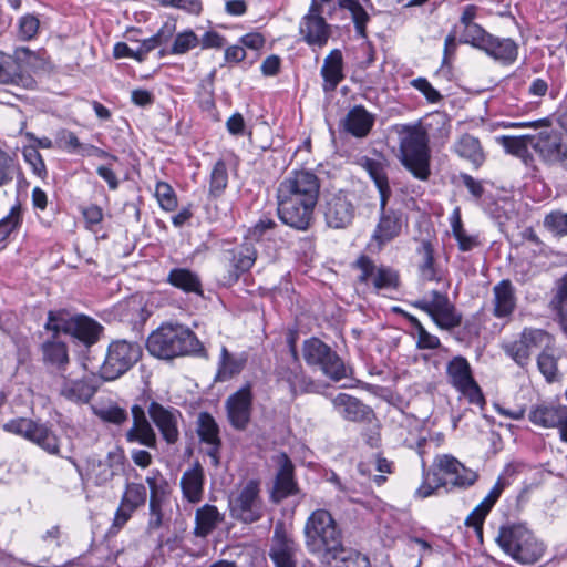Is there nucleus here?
I'll return each instance as SVG.
<instances>
[{"instance_id": "f257e3e1", "label": "nucleus", "mask_w": 567, "mask_h": 567, "mask_svg": "<svg viewBox=\"0 0 567 567\" xmlns=\"http://www.w3.org/2000/svg\"><path fill=\"white\" fill-rule=\"evenodd\" d=\"M320 187L319 177L311 171H291L276 190L279 219L293 229L307 230L315 219Z\"/></svg>"}, {"instance_id": "f03ea898", "label": "nucleus", "mask_w": 567, "mask_h": 567, "mask_svg": "<svg viewBox=\"0 0 567 567\" xmlns=\"http://www.w3.org/2000/svg\"><path fill=\"white\" fill-rule=\"evenodd\" d=\"M146 349L151 355L172 360L174 358L200 354L204 348L196 334L182 324H162L147 338Z\"/></svg>"}, {"instance_id": "7ed1b4c3", "label": "nucleus", "mask_w": 567, "mask_h": 567, "mask_svg": "<svg viewBox=\"0 0 567 567\" xmlns=\"http://www.w3.org/2000/svg\"><path fill=\"white\" fill-rule=\"evenodd\" d=\"M305 538L308 550L337 559L344 553L342 535L330 512L317 509L311 513L305 525Z\"/></svg>"}, {"instance_id": "20e7f679", "label": "nucleus", "mask_w": 567, "mask_h": 567, "mask_svg": "<svg viewBox=\"0 0 567 567\" xmlns=\"http://www.w3.org/2000/svg\"><path fill=\"white\" fill-rule=\"evenodd\" d=\"M400 137V161L417 179L426 181L431 175V151L429 137L421 125L404 126Z\"/></svg>"}, {"instance_id": "39448f33", "label": "nucleus", "mask_w": 567, "mask_h": 567, "mask_svg": "<svg viewBox=\"0 0 567 567\" xmlns=\"http://www.w3.org/2000/svg\"><path fill=\"white\" fill-rule=\"evenodd\" d=\"M496 540L501 548L520 564H534L544 554V546L522 524L503 526Z\"/></svg>"}, {"instance_id": "423d86ee", "label": "nucleus", "mask_w": 567, "mask_h": 567, "mask_svg": "<svg viewBox=\"0 0 567 567\" xmlns=\"http://www.w3.org/2000/svg\"><path fill=\"white\" fill-rule=\"evenodd\" d=\"M260 493V483L256 480H249L234 491L228 498L230 517L243 524L260 520L266 509Z\"/></svg>"}, {"instance_id": "0eeeda50", "label": "nucleus", "mask_w": 567, "mask_h": 567, "mask_svg": "<svg viewBox=\"0 0 567 567\" xmlns=\"http://www.w3.org/2000/svg\"><path fill=\"white\" fill-rule=\"evenodd\" d=\"M140 343L125 339L112 341L106 350L100 375L105 381H114L134 367L142 357Z\"/></svg>"}, {"instance_id": "6e6552de", "label": "nucleus", "mask_w": 567, "mask_h": 567, "mask_svg": "<svg viewBox=\"0 0 567 567\" xmlns=\"http://www.w3.org/2000/svg\"><path fill=\"white\" fill-rule=\"evenodd\" d=\"M4 432L21 436L51 455L60 456L61 440L45 423L28 417H17L2 425Z\"/></svg>"}, {"instance_id": "1a4fd4ad", "label": "nucleus", "mask_w": 567, "mask_h": 567, "mask_svg": "<svg viewBox=\"0 0 567 567\" xmlns=\"http://www.w3.org/2000/svg\"><path fill=\"white\" fill-rule=\"evenodd\" d=\"M302 354L308 365L319 368L332 381H340L348 375L343 360L318 338H310L303 342Z\"/></svg>"}, {"instance_id": "9d476101", "label": "nucleus", "mask_w": 567, "mask_h": 567, "mask_svg": "<svg viewBox=\"0 0 567 567\" xmlns=\"http://www.w3.org/2000/svg\"><path fill=\"white\" fill-rule=\"evenodd\" d=\"M412 306L426 312L443 330H452L462 323V315L456 311L445 292L432 290L430 297L417 299L412 302Z\"/></svg>"}, {"instance_id": "9b49d317", "label": "nucleus", "mask_w": 567, "mask_h": 567, "mask_svg": "<svg viewBox=\"0 0 567 567\" xmlns=\"http://www.w3.org/2000/svg\"><path fill=\"white\" fill-rule=\"evenodd\" d=\"M360 274L358 281L363 285H371L377 291H394L400 287V274L398 270L385 266L375 265L368 256H360L353 264Z\"/></svg>"}, {"instance_id": "f8f14e48", "label": "nucleus", "mask_w": 567, "mask_h": 567, "mask_svg": "<svg viewBox=\"0 0 567 567\" xmlns=\"http://www.w3.org/2000/svg\"><path fill=\"white\" fill-rule=\"evenodd\" d=\"M551 337L543 329L525 328L518 340L502 346L504 352L519 367H525L536 349L548 348Z\"/></svg>"}, {"instance_id": "ddd939ff", "label": "nucleus", "mask_w": 567, "mask_h": 567, "mask_svg": "<svg viewBox=\"0 0 567 567\" xmlns=\"http://www.w3.org/2000/svg\"><path fill=\"white\" fill-rule=\"evenodd\" d=\"M532 147L546 165H558L567 171V136L560 132L548 128L540 131Z\"/></svg>"}, {"instance_id": "4468645a", "label": "nucleus", "mask_w": 567, "mask_h": 567, "mask_svg": "<svg viewBox=\"0 0 567 567\" xmlns=\"http://www.w3.org/2000/svg\"><path fill=\"white\" fill-rule=\"evenodd\" d=\"M322 210L326 224L330 228L344 229L352 224L357 206L351 194L340 190L326 195Z\"/></svg>"}, {"instance_id": "2eb2a0df", "label": "nucleus", "mask_w": 567, "mask_h": 567, "mask_svg": "<svg viewBox=\"0 0 567 567\" xmlns=\"http://www.w3.org/2000/svg\"><path fill=\"white\" fill-rule=\"evenodd\" d=\"M450 383L460 391L472 404L482 405L484 396L475 382L468 361L463 357H454L446 367Z\"/></svg>"}, {"instance_id": "dca6fc26", "label": "nucleus", "mask_w": 567, "mask_h": 567, "mask_svg": "<svg viewBox=\"0 0 567 567\" xmlns=\"http://www.w3.org/2000/svg\"><path fill=\"white\" fill-rule=\"evenodd\" d=\"M323 6L318 0H312L308 13L302 18L299 27L300 34L306 43L322 48L331 35V27L321 16Z\"/></svg>"}, {"instance_id": "f3484780", "label": "nucleus", "mask_w": 567, "mask_h": 567, "mask_svg": "<svg viewBox=\"0 0 567 567\" xmlns=\"http://www.w3.org/2000/svg\"><path fill=\"white\" fill-rule=\"evenodd\" d=\"M124 464V451L118 446H113L105 458L90 457L87 460V474L95 485L103 486L123 472Z\"/></svg>"}, {"instance_id": "a211bd4d", "label": "nucleus", "mask_w": 567, "mask_h": 567, "mask_svg": "<svg viewBox=\"0 0 567 567\" xmlns=\"http://www.w3.org/2000/svg\"><path fill=\"white\" fill-rule=\"evenodd\" d=\"M252 399L250 384H245L227 398L225 402L227 419L234 429L238 431L247 429L251 419Z\"/></svg>"}, {"instance_id": "6ab92c4d", "label": "nucleus", "mask_w": 567, "mask_h": 567, "mask_svg": "<svg viewBox=\"0 0 567 567\" xmlns=\"http://www.w3.org/2000/svg\"><path fill=\"white\" fill-rule=\"evenodd\" d=\"M148 415L158 429L163 440L167 444H175L179 440V421L182 413L173 406H164L152 401L147 408Z\"/></svg>"}, {"instance_id": "aec40b11", "label": "nucleus", "mask_w": 567, "mask_h": 567, "mask_svg": "<svg viewBox=\"0 0 567 567\" xmlns=\"http://www.w3.org/2000/svg\"><path fill=\"white\" fill-rule=\"evenodd\" d=\"M402 213L394 209L380 212L379 221L372 233L369 246L381 250L384 245L396 238L402 230Z\"/></svg>"}, {"instance_id": "412c9836", "label": "nucleus", "mask_w": 567, "mask_h": 567, "mask_svg": "<svg viewBox=\"0 0 567 567\" xmlns=\"http://www.w3.org/2000/svg\"><path fill=\"white\" fill-rule=\"evenodd\" d=\"M147 498L146 487L141 483H127L121 497V503L115 512L113 525L117 528L123 527L132 514L143 506Z\"/></svg>"}, {"instance_id": "4be33fe9", "label": "nucleus", "mask_w": 567, "mask_h": 567, "mask_svg": "<svg viewBox=\"0 0 567 567\" xmlns=\"http://www.w3.org/2000/svg\"><path fill=\"white\" fill-rule=\"evenodd\" d=\"M291 355L296 362L293 368L280 367L277 371L278 378L285 381L293 396L301 393H313L318 391V385L308 378L301 367L297 364L298 355L296 346L291 344Z\"/></svg>"}, {"instance_id": "5701e85b", "label": "nucleus", "mask_w": 567, "mask_h": 567, "mask_svg": "<svg viewBox=\"0 0 567 567\" xmlns=\"http://www.w3.org/2000/svg\"><path fill=\"white\" fill-rule=\"evenodd\" d=\"M197 434L200 442L208 445L206 453L210 457L213 465L217 466L219 464V449L221 440L219 437V426L209 413H199L197 420Z\"/></svg>"}, {"instance_id": "b1692460", "label": "nucleus", "mask_w": 567, "mask_h": 567, "mask_svg": "<svg viewBox=\"0 0 567 567\" xmlns=\"http://www.w3.org/2000/svg\"><path fill=\"white\" fill-rule=\"evenodd\" d=\"M133 424L125 437L130 443H138L147 447L156 446V434L142 406L135 404L131 409Z\"/></svg>"}, {"instance_id": "393cba45", "label": "nucleus", "mask_w": 567, "mask_h": 567, "mask_svg": "<svg viewBox=\"0 0 567 567\" xmlns=\"http://www.w3.org/2000/svg\"><path fill=\"white\" fill-rule=\"evenodd\" d=\"M517 306L516 290L511 280L503 279L493 287V316L509 318Z\"/></svg>"}, {"instance_id": "a878e982", "label": "nucleus", "mask_w": 567, "mask_h": 567, "mask_svg": "<svg viewBox=\"0 0 567 567\" xmlns=\"http://www.w3.org/2000/svg\"><path fill=\"white\" fill-rule=\"evenodd\" d=\"M334 410L347 421H371L373 411L360 400L347 393H339L332 399Z\"/></svg>"}, {"instance_id": "bb28decb", "label": "nucleus", "mask_w": 567, "mask_h": 567, "mask_svg": "<svg viewBox=\"0 0 567 567\" xmlns=\"http://www.w3.org/2000/svg\"><path fill=\"white\" fill-rule=\"evenodd\" d=\"M322 76V90L326 93L333 92L338 85L344 80V62L341 50L333 49L324 58L320 70Z\"/></svg>"}, {"instance_id": "cd10ccee", "label": "nucleus", "mask_w": 567, "mask_h": 567, "mask_svg": "<svg viewBox=\"0 0 567 567\" xmlns=\"http://www.w3.org/2000/svg\"><path fill=\"white\" fill-rule=\"evenodd\" d=\"M437 467L451 476L450 483L454 486L466 488L472 486L478 478L476 472L466 468L455 457L441 455L436 458Z\"/></svg>"}, {"instance_id": "c85d7f7f", "label": "nucleus", "mask_w": 567, "mask_h": 567, "mask_svg": "<svg viewBox=\"0 0 567 567\" xmlns=\"http://www.w3.org/2000/svg\"><path fill=\"white\" fill-rule=\"evenodd\" d=\"M96 392V386L87 379H71L63 377L59 393L65 400L76 403H87Z\"/></svg>"}, {"instance_id": "c756f323", "label": "nucleus", "mask_w": 567, "mask_h": 567, "mask_svg": "<svg viewBox=\"0 0 567 567\" xmlns=\"http://www.w3.org/2000/svg\"><path fill=\"white\" fill-rule=\"evenodd\" d=\"M507 484L506 480L503 476H499L485 498L466 517L465 524L480 530L485 517L496 504Z\"/></svg>"}, {"instance_id": "7c9ffc66", "label": "nucleus", "mask_w": 567, "mask_h": 567, "mask_svg": "<svg viewBox=\"0 0 567 567\" xmlns=\"http://www.w3.org/2000/svg\"><path fill=\"white\" fill-rule=\"evenodd\" d=\"M419 256L417 272L422 281L441 282L443 270L437 266L434 259V248L431 241L423 239L416 248Z\"/></svg>"}, {"instance_id": "2f4dec72", "label": "nucleus", "mask_w": 567, "mask_h": 567, "mask_svg": "<svg viewBox=\"0 0 567 567\" xmlns=\"http://www.w3.org/2000/svg\"><path fill=\"white\" fill-rule=\"evenodd\" d=\"M296 544L288 538L282 528L276 527L270 548V557L276 567H296Z\"/></svg>"}, {"instance_id": "473e14b6", "label": "nucleus", "mask_w": 567, "mask_h": 567, "mask_svg": "<svg viewBox=\"0 0 567 567\" xmlns=\"http://www.w3.org/2000/svg\"><path fill=\"white\" fill-rule=\"evenodd\" d=\"M482 51L502 64H512L518 55V45L511 38H498L491 34Z\"/></svg>"}, {"instance_id": "72a5a7b5", "label": "nucleus", "mask_w": 567, "mask_h": 567, "mask_svg": "<svg viewBox=\"0 0 567 567\" xmlns=\"http://www.w3.org/2000/svg\"><path fill=\"white\" fill-rule=\"evenodd\" d=\"M204 480V470L199 463H195L190 468L183 473L181 478V487L184 497L189 503H198L202 499Z\"/></svg>"}, {"instance_id": "f704fd0d", "label": "nucleus", "mask_w": 567, "mask_h": 567, "mask_svg": "<svg viewBox=\"0 0 567 567\" xmlns=\"http://www.w3.org/2000/svg\"><path fill=\"white\" fill-rule=\"evenodd\" d=\"M278 464L280 466L275 483L274 497L276 501L292 495L296 492V482L293 480V464L286 454L278 456Z\"/></svg>"}, {"instance_id": "c9c22d12", "label": "nucleus", "mask_w": 567, "mask_h": 567, "mask_svg": "<svg viewBox=\"0 0 567 567\" xmlns=\"http://www.w3.org/2000/svg\"><path fill=\"white\" fill-rule=\"evenodd\" d=\"M566 408L550 402H540L529 412L532 423L543 427H555L565 416Z\"/></svg>"}, {"instance_id": "e433bc0d", "label": "nucleus", "mask_w": 567, "mask_h": 567, "mask_svg": "<svg viewBox=\"0 0 567 567\" xmlns=\"http://www.w3.org/2000/svg\"><path fill=\"white\" fill-rule=\"evenodd\" d=\"M103 330V327L86 316H74L69 323L68 334L79 339L86 346L95 343Z\"/></svg>"}, {"instance_id": "4c0bfd02", "label": "nucleus", "mask_w": 567, "mask_h": 567, "mask_svg": "<svg viewBox=\"0 0 567 567\" xmlns=\"http://www.w3.org/2000/svg\"><path fill=\"white\" fill-rule=\"evenodd\" d=\"M374 124V116L362 105L352 107L346 118L344 127L355 137H364L369 134Z\"/></svg>"}, {"instance_id": "58836bf2", "label": "nucleus", "mask_w": 567, "mask_h": 567, "mask_svg": "<svg viewBox=\"0 0 567 567\" xmlns=\"http://www.w3.org/2000/svg\"><path fill=\"white\" fill-rule=\"evenodd\" d=\"M223 515L216 506L205 504L196 509L194 535L197 537L208 536L223 520Z\"/></svg>"}, {"instance_id": "ea45409f", "label": "nucleus", "mask_w": 567, "mask_h": 567, "mask_svg": "<svg viewBox=\"0 0 567 567\" xmlns=\"http://www.w3.org/2000/svg\"><path fill=\"white\" fill-rule=\"evenodd\" d=\"M167 282L185 293L203 295L198 275L187 268H174L168 272Z\"/></svg>"}, {"instance_id": "a19ab883", "label": "nucleus", "mask_w": 567, "mask_h": 567, "mask_svg": "<svg viewBox=\"0 0 567 567\" xmlns=\"http://www.w3.org/2000/svg\"><path fill=\"white\" fill-rule=\"evenodd\" d=\"M246 362L247 358L245 354L234 355L229 353L225 347H223L219 367L215 380L224 382L231 379L243 371Z\"/></svg>"}, {"instance_id": "79ce46f5", "label": "nucleus", "mask_w": 567, "mask_h": 567, "mask_svg": "<svg viewBox=\"0 0 567 567\" xmlns=\"http://www.w3.org/2000/svg\"><path fill=\"white\" fill-rule=\"evenodd\" d=\"M454 150L458 156L466 158L476 167L481 166L485 159L478 138L470 134L462 135L455 143Z\"/></svg>"}, {"instance_id": "37998d69", "label": "nucleus", "mask_w": 567, "mask_h": 567, "mask_svg": "<svg viewBox=\"0 0 567 567\" xmlns=\"http://www.w3.org/2000/svg\"><path fill=\"white\" fill-rule=\"evenodd\" d=\"M536 135H522V136H502L501 143L505 151L509 154L522 158L525 164L532 161V155L528 151V146H532Z\"/></svg>"}, {"instance_id": "c03bdc74", "label": "nucleus", "mask_w": 567, "mask_h": 567, "mask_svg": "<svg viewBox=\"0 0 567 567\" xmlns=\"http://www.w3.org/2000/svg\"><path fill=\"white\" fill-rule=\"evenodd\" d=\"M231 255V265L236 270V276L239 272L248 271L255 264L257 251L254 245L249 241L243 243L240 246L228 251Z\"/></svg>"}, {"instance_id": "a18cd8bd", "label": "nucleus", "mask_w": 567, "mask_h": 567, "mask_svg": "<svg viewBox=\"0 0 567 567\" xmlns=\"http://www.w3.org/2000/svg\"><path fill=\"white\" fill-rule=\"evenodd\" d=\"M43 359L59 370H64L69 362V355L65 343L55 339L48 340L42 344Z\"/></svg>"}, {"instance_id": "49530a36", "label": "nucleus", "mask_w": 567, "mask_h": 567, "mask_svg": "<svg viewBox=\"0 0 567 567\" xmlns=\"http://www.w3.org/2000/svg\"><path fill=\"white\" fill-rule=\"evenodd\" d=\"M539 372L548 383L559 381L560 374L557 367V359L545 348L537 358Z\"/></svg>"}, {"instance_id": "de8ad7c7", "label": "nucleus", "mask_w": 567, "mask_h": 567, "mask_svg": "<svg viewBox=\"0 0 567 567\" xmlns=\"http://www.w3.org/2000/svg\"><path fill=\"white\" fill-rule=\"evenodd\" d=\"M340 7L351 12L358 34L364 38L367 35L365 25L369 21V14L364 8L357 0H340Z\"/></svg>"}, {"instance_id": "09e8293b", "label": "nucleus", "mask_w": 567, "mask_h": 567, "mask_svg": "<svg viewBox=\"0 0 567 567\" xmlns=\"http://www.w3.org/2000/svg\"><path fill=\"white\" fill-rule=\"evenodd\" d=\"M228 184V172L224 161L215 163L210 173L209 194L214 197L220 196Z\"/></svg>"}, {"instance_id": "8fccbe9b", "label": "nucleus", "mask_w": 567, "mask_h": 567, "mask_svg": "<svg viewBox=\"0 0 567 567\" xmlns=\"http://www.w3.org/2000/svg\"><path fill=\"white\" fill-rule=\"evenodd\" d=\"M489 35L491 33H488L480 24H468L464 27V30L461 34V42L482 50Z\"/></svg>"}, {"instance_id": "3c124183", "label": "nucleus", "mask_w": 567, "mask_h": 567, "mask_svg": "<svg viewBox=\"0 0 567 567\" xmlns=\"http://www.w3.org/2000/svg\"><path fill=\"white\" fill-rule=\"evenodd\" d=\"M73 321V317L65 310L49 311L48 320L44 328L48 331H52L54 334L69 332V323Z\"/></svg>"}, {"instance_id": "603ef678", "label": "nucleus", "mask_w": 567, "mask_h": 567, "mask_svg": "<svg viewBox=\"0 0 567 567\" xmlns=\"http://www.w3.org/2000/svg\"><path fill=\"white\" fill-rule=\"evenodd\" d=\"M21 205H13L7 216L0 220V243L4 241L21 224Z\"/></svg>"}, {"instance_id": "864d4df0", "label": "nucleus", "mask_w": 567, "mask_h": 567, "mask_svg": "<svg viewBox=\"0 0 567 567\" xmlns=\"http://www.w3.org/2000/svg\"><path fill=\"white\" fill-rule=\"evenodd\" d=\"M155 196L164 210L173 212L177 207V197L169 184L158 182L155 187Z\"/></svg>"}, {"instance_id": "5fc2aeb1", "label": "nucleus", "mask_w": 567, "mask_h": 567, "mask_svg": "<svg viewBox=\"0 0 567 567\" xmlns=\"http://www.w3.org/2000/svg\"><path fill=\"white\" fill-rule=\"evenodd\" d=\"M199 44V40L194 31L186 30L178 33L173 42L171 53L172 54H185L189 50L196 48Z\"/></svg>"}, {"instance_id": "6e6d98bb", "label": "nucleus", "mask_w": 567, "mask_h": 567, "mask_svg": "<svg viewBox=\"0 0 567 567\" xmlns=\"http://www.w3.org/2000/svg\"><path fill=\"white\" fill-rule=\"evenodd\" d=\"M545 227L556 236L567 235V213L555 210L546 215Z\"/></svg>"}, {"instance_id": "4d7b16f0", "label": "nucleus", "mask_w": 567, "mask_h": 567, "mask_svg": "<svg viewBox=\"0 0 567 567\" xmlns=\"http://www.w3.org/2000/svg\"><path fill=\"white\" fill-rule=\"evenodd\" d=\"M409 319L417 330V348L434 350L440 347V339L427 332L415 317L410 316Z\"/></svg>"}, {"instance_id": "13d9d810", "label": "nucleus", "mask_w": 567, "mask_h": 567, "mask_svg": "<svg viewBox=\"0 0 567 567\" xmlns=\"http://www.w3.org/2000/svg\"><path fill=\"white\" fill-rule=\"evenodd\" d=\"M18 78L13 58L0 51V83L13 84Z\"/></svg>"}, {"instance_id": "bf43d9fd", "label": "nucleus", "mask_w": 567, "mask_h": 567, "mask_svg": "<svg viewBox=\"0 0 567 567\" xmlns=\"http://www.w3.org/2000/svg\"><path fill=\"white\" fill-rule=\"evenodd\" d=\"M19 166L7 152L0 150V187L12 181Z\"/></svg>"}, {"instance_id": "052dcab7", "label": "nucleus", "mask_w": 567, "mask_h": 567, "mask_svg": "<svg viewBox=\"0 0 567 567\" xmlns=\"http://www.w3.org/2000/svg\"><path fill=\"white\" fill-rule=\"evenodd\" d=\"M360 164L369 173L375 186L380 184L382 185V183L388 182L384 165L381 162L369 157H362Z\"/></svg>"}, {"instance_id": "680f3d73", "label": "nucleus", "mask_w": 567, "mask_h": 567, "mask_svg": "<svg viewBox=\"0 0 567 567\" xmlns=\"http://www.w3.org/2000/svg\"><path fill=\"white\" fill-rule=\"evenodd\" d=\"M162 7L183 10L189 14L199 16L203 10L200 0H155Z\"/></svg>"}, {"instance_id": "e2e57ef3", "label": "nucleus", "mask_w": 567, "mask_h": 567, "mask_svg": "<svg viewBox=\"0 0 567 567\" xmlns=\"http://www.w3.org/2000/svg\"><path fill=\"white\" fill-rule=\"evenodd\" d=\"M340 565L338 567H371V563L365 555L359 551L346 550L339 554Z\"/></svg>"}, {"instance_id": "0e129e2a", "label": "nucleus", "mask_w": 567, "mask_h": 567, "mask_svg": "<svg viewBox=\"0 0 567 567\" xmlns=\"http://www.w3.org/2000/svg\"><path fill=\"white\" fill-rule=\"evenodd\" d=\"M164 498L150 497V519L147 523V532L152 533L161 528L163 524L162 505Z\"/></svg>"}, {"instance_id": "69168bd1", "label": "nucleus", "mask_w": 567, "mask_h": 567, "mask_svg": "<svg viewBox=\"0 0 567 567\" xmlns=\"http://www.w3.org/2000/svg\"><path fill=\"white\" fill-rule=\"evenodd\" d=\"M39 19L33 14H27L19 20V35L22 40L33 39L39 30Z\"/></svg>"}, {"instance_id": "338daca9", "label": "nucleus", "mask_w": 567, "mask_h": 567, "mask_svg": "<svg viewBox=\"0 0 567 567\" xmlns=\"http://www.w3.org/2000/svg\"><path fill=\"white\" fill-rule=\"evenodd\" d=\"M95 413L101 420L114 424H122L127 419L126 411L117 405L101 408Z\"/></svg>"}, {"instance_id": "774afa93", "label": "nucleus", "mask_w": 567, "mask_h": 567, "mask_svg": "<svg viewBox=\"0 0 567 567\" xmlns=\"http://www.w3.org/2000/svg\"><path fill=\"white\" fill-rule=\"evenodd\" d=\"M412 86L420 91L430 103H437L442 100L440 92L425 78L414 79Z\"/></svg>"}]
</instances>
